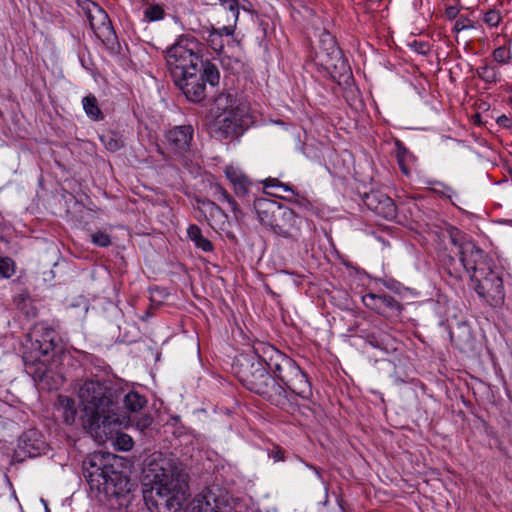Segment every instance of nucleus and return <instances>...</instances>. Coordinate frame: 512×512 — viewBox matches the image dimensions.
<instances>
[{
	"label": "nucleus",
	"mask_w": 512,
	"mask_h": 512,
	"mask_svg": "<svg viewBox=\"0 0 512 512\" xmlns=\"http://www.w3.org/2000/svg\"><path fill=\"white\" fill-rule=\"evenodd\" d=\"M188 475L170 458L153 454L143 468V500L150 512H176L186 499Z\"/></svg>",
	"instance_id": "f257e3e1"
},
{
	"label": "nucleus",
	"mask_w": 512,
	"mask_h": 512,
	"mask_svg": "<svg viewBox=\"0 0 512 512\" xmlns=\"http://www.w3.org/2000/svg\"><path fill=\"white\" fill-rule=\"evenodd\" d=\"M119 396L106 382L85 380L78 390L83 427L96 435L112 433L113 427L123 423L118 413Z\"/></svg>",
	"instance_id": "f03ea898"
},
{
	"label": "nucleus",
	"mask_w": 512,
	"mask_h": 512,
	"mask_svg": "<svg viewBox=\"0 0 512 512\" xmlns=\"http://www.w3.org/2000/svg\"><path fill=\"white\" fill-rule=\"evenodd\" d=\"M261 355H241L238 359L237 374L241 383L251 392L267 399L271 404L284 408L288 393L268 372Z\"/></svg>",
	"instance_id": "7ed1b4c3"
},
{
	"label": "nucleus",
	"mask_w": 512,
	"mask_h": 512,
	"mask_svg": "<svg viewBox=\"0 0 512 512\" xmlns=\"http://www.w3.org/2000/svg\"><path fill=\"white\" fill-rule=\"evenodd\" d=\"M200 52L201 45L196 39L187 35L180 36L166 51V63L172 79L201 71L205 61Z\"/></svg>",
	"instance_id": "20e7f679"
},
{
	"label": "nucleus",
	"mask_w": 512,
	"mask_h": 512,
	"mask_svg": "<svg viewBox=\"0 0 512 512\" xmlns=\"http://www.w3.org/2000/svg\"><path fill=\"white\" fill-rule=\"evenodd\" d=\"M453 248L451 252L459 256L456 260L452 255L443 258L447 272L455 277L461 278L462 272L474 274L481 266H489L486 261L485 252L470 240L459 242L455 236L451 237Z\"/></svg>",
	"instance_id": "39448f33"
},
{
	"label": "nucleus",
	"mask_w": 512,
	"mask_h": 512,
	"mask_svg": "<svg viewBox=\"0 0 512 512\" xmlns=\"http://www.w3.org/2000/svg\"><path fill=\"white\" fill-rule=\"evenodd\" d=\"M246 505L218 485H212L191 502L189 512H246Z\"/></svg>",
	"instance_id": "423d86ee"
},
{
	"label": "nucleus",
	"mask_w": 512,
	"mask_h": 512,
	"mask_svg": "<svg viewBox=\"0 0 512 512\" xmlns=\"http://www.w3.org/2000/svg\"><path fill=\"white\" fill-rule=\"evenodd\" d=\"M219 80L220 72L217 65L206 60L201 71L188 73L173 81L189 101L198 103L206 97V83L215 86Z\"/></svg>",
	"instance_id": "0eeeda50"
},
{
	"label": "nucleus",
	"mask_w": 512,
	"mask_h": 512,
	"mask_svg": "<svg viewBox=\"0 0 512 512\" xmlns=\"http://www.w3.org/2000/svg\"><path fill=\"white\" fill-rule=\"evenodd\" d=\"M473 289L477 295L492 307L501 306L505 300V289L500 274L490 268L481 266L470 275Z\"/></svg>",
	"instance_id": "6e6552de"
},
{
	"label": "nucleus",
	"mask_w": 512,
	"mask_h": 512,
	"mask_svg": "<svg viewBox=\"0 0 512 512\" xmlns=\"http://www.w3.org/2000/svg\"><path fill=\"white\" fill-rule=\"evenodd\" d=\"M253 352L262 356V360L265 361L268 369L274 375L272 377L279 380L283 387L291 381L300 369L293 359L270 344L259 342L253 346Z\"/></svg>",
	"instance_id": "1a4fd4ad"
},
{
	"label": "nucleus",
	"mask_w": 512,
	"mask_h": 512,
	"mask_svg": "<svg viewBox=\"0 0 512 512\" xmlns=\"http://www.w3.org/2000/svg\"><path fill=\"white\" fill-rule=\"evenodd\" d=\"M319 44L317 57L320 59L321 64L330 70L331 73L349 78L350 68L347 61L343 58L334 37L325 31L320 36Z\"/></svg>",
	"instance_id": "9d476101"
},
{
	"label": "nucleus",
	"mask_w": 512,
	"mask_h": 512,
	"mask_svg": "<svg viewBox=\"0 0 512 512\" xmlns=\"http://www.w3.org/2000/svg\"><path fill=\"white\" fill-rule=\"evenodd\" d=\"M115 457L110 453L96 452L88 456L83 462V474L91 489L101 486L102 481L114 470L111 463Z\"/></svg>",
	"instance_id": "9b49d317"
},
{
	"label": "nucleus",
	"mask_w": 512,
	"mask_h": 512,
	"mask_svg": "<svg viewBox=\"0 0 512 512\" xmlns=\"http://www.w3.org/2000/svg\"><path fill=\"white\" fill-rule=\"evenodd\" d=\"M82 9L96 36L103 41H110L114 36V30L107 13L96 3L85 1Z\"/></svg>",
	"instance_id": "f8f14e48"
},
{
	"label": "nucleus",
	"mask_w": 512,
	"mask_h": 512,
	"mask_svg": "<svg viewBox=\"0 0 512 512\" xmlns=\"http://www.w3.org/2000/svg\"><path fill=\"white\" fill-rule=\"evenodd\" d=\"M46 449V443L37 429H28L23 432L19 439L15 456L19 460H24L26 457L33 458L41 455Z\"/></svg>",
	"instance_id": "ddd939ff"
},
{
	"label": "nucleus",
	"mask_w": 512,
	"mask_h": 512,
	"mask_svg": "<svg viewBox=\"0 0 512 512\" xmlns=\"http://www.w3.org/2000/svg\"><path fill=\"white\" fill-rule=\"evenodd\" d=\"M193 133L191 125L175 126L167 131L165 139L171 152L179 156L185 155L190 150Z\"/></svg>",
	"instance_id": "4468645a"
},
{
	"label": "nucleus",
	"mask_w": 512,
	"mask_h": 512,
	"mask_svg": "<svg viewBox=\"0 0 512 512\" xmlns=\"http://www.w3.org/2000/svg\"><path fill=\"white\" fill-rule=\"evenodd\" d=\"M363 201L368 209L384 219L392 220L397 216V208L393 200L380 191L366 193Z\"/></svg>",
	"instance_id": "2eb2a0df"
},
{
	"label": "nucleus",
	"mask_w": 512,
	"mask_h": 512,
	"mask_svg": "<svg viewBox=\"0 0 512 512\" xmlns=\"http://www.w3.org/2000/svg\"><path fill=\"white\" fill-rule=\"evenodd\" d=\"M298 216L289 208L280 206L271 230L284 238L296 240L298 231Z\"/></svg>",
	"instance_id": "dca6fc26"
},
{
	"label": "nucleus",
	"mask_w": 512,
	"mask_h": 512,
	"mask_svg": "<svg viewBox=\"0 0 512 512\" xmlns=\"http://www.w3.org/2000/svg\"><path fill=\"white\" fill-rule=\"evenodd\" d=\"M218 122L226 135L238 134L247 125V109L241 104L232 107L219 115Z\"/></svg>",
	"instance_id": "f3484780"
},
{
	"label": "nucleus",
	"mask_w": 512,
	"mask_h": 512,
	"mask_svg": "<svg viewBox=\"0 0 512 512\" xmlns=\"http://www.w3.org/2000/svg\"><path fill=\"white\" fill-rule=\"evenodd\" d=\"M97 491L104 493L107 497L124 500L129 496L130 483L127 477L114 469L111 474L102 481Z\"/></svg>",
	"instance_id": "a211bd4d"
},
{
	"label": "nucleus",
	"mask_w": 512,
	"mask_h": 512,
	"mask_svg": "<svg viewBox=\"0 0 512 512\" xmlns=\"http://www.w3.org/2000/svg\"><path fill=\"white\" fill-rule=\"evenodd\" d=\"M264 189L267 194L282 198L291 202L302 203L305 200L288 184L280 182L277 178H268L263 181Z\"/></svg>",
	"instance_id": "6ab92c4d"
},
{
	"label": "nucleus",
	"mask_w": 512,
	"mask_h": 512,
	"mask_svg": "<svg viewBox=\"0 0 512 512\" xmlns=\"http://www.w3.org/2000/svg\"><path fill=\"white\" fill-rule=\"evenodd\" d=\"M280 206L279 203L265 198L257 199L254 202V208L260 223L270 229Z\"/></svg>",
	"instance_id": "aec40b11"
},
{
	"label": "nucleus",
	"mask_w": 512,
	"mask_h": 512,
	"mask_svg": "<svg viewBox=\"0 0 512 512\" xmlns=\"http://www.w3.org/2000/svg\"><path fill=\"white\" fill-rule=\"evenodd\" d=\"M284 389L288 393V399L290 400V395L295 394L302 398H308L311 396V385L308 381L306 374L299 369L297 374L287 383Z\"/></svg>",
	"instance_id": "412c9836"
},
{
	"label": "nucleus",
	"mask_w": 512,
	"mask_h": 512,
	"mask_svg": "<svg viewBox=\"0 0 512 512\" xmlns=\"http://www.w3.org/2000/svg\"><path fill=\"white\" fill-rule=\"evenodd\" d=\"M225 175L233 185L235 193L238 196H244L248 193L251 181L240 169L227 166L225 168Z\"/></svg>",
	"instance_id": "4be33fe9"
},
{
	"label": "nucleus",
	"mask_w": 512,
	"mask_h": 512,
	"mask_svg": "<svg viewBox=\"0 0 512 512\" xmlns=\"http://www.w3.org/2000/svg\"><path fill=\"white\" fill-rule=\"evenodd\" d=\"M450 338L454 345L460 350H468L473 345V335L470 327L466 323L458 324L450 331Z\"/></svg>",
	"instance_id": "5701e85b"
},
{
	"label": "nucleus",
	"mask_w": 512,
	"mask_h": 512,
	"mask_svg": "<svg viewBox=\"0 0 512 512\" xmlns=\"http://www.w3.org/2000/svg\"><path fill=\"white\" fill-rule=\"evenodd\" d=\"M222 7L230 13V16L227 17V24L222 26V32L226 36H230L234 33L240 9L245 11H248V9L238 0H227Z\"/></svg>",
	"instance_id": "b1692460"
},
{
	"label": "nucleus",
	"mask_w": 512,
	"mask_h": 512,
	"mask_svg": "<svg viewBox=\"0 0 512 512\" xmlns=\"http://www.w3.org/2000/svg\"><path fill=\"white\" fill-rule=\"evenodd\" d=\"M42 331L41 339H36L39 343V348L43 354H48L50 350H53L58 342V336L53 328L48 327L44 324L37 325L34 333L37 334Z\"/></svg>",
	"instance_id": "393cba45"
},
{
	"label": "nucleus",
	"mask_w": 512,
	"mask_h": 512,
	"mask_svg": "<svg viewBox=\"0 0 512 512\" xmlns=\"http://www.w3.org/2000/svg\"><path fill=\"white\" fill-rule=\"evenodd\" d=\"M58 410L62 413V417L66 424L71 425L75 422L77 410L73 399L68 396H59Z\"/></svg>",
	"instance_id": "a878e982"
},
{
	"label": "nucleus",
	"mask_w": 512,
	"mask_h": 512,
	"mask_svg": "<svg viewBox=\"0 0 512 512\" xmlns=\"http://www.w3.org/2000/svg\"><path fill=\"white\" fill-rule=\"evenodd\" d=\"M14 303L19 311L28 318L37 316V309L28 293H20L14 297Z\"/></svg>",
	"instance_id": "bb28decb"
},
{
	"label": "nucleus",
	"mask_w": 512,
	"mask_h": 512,
	"mask_svg": "<svg viewBox=\"0 0 512 512\" xmlns=\"http://www.w3.org/2000/svg\"><path fill=\"white\" fill-rule=\"evenodd\" d=\"M124 407L128 412H138L144 408L147 401L146 398L138 392H129L123 397Z\"/></svg>",
	"instance_id": "cd10ccee"
},
{
	"label": "nucleus",
	"mask_w": 512,
	"mask_h": 512,
	"mask_svg": "<svg viewBox=\"0 0 512 512\" xmlns=\"http://www.w3.org/2000/svg\"><path fill=\"white\" fill-rule=\"evenodd\" d=\"M82 105L86 115L89 118H91L92 120L103 119V114L98 106L97 98L94 95L89 94L85 96L82 99Z\"/></svg>",
	"instance_id": "c85d7f7f"
},
{
	"label": "nucleus",
	"mask_w": 512,
	"mask_h": 512,
	"mask_svg": "<svg viewBox=\"0 0 512 512\" xmlns=\"http://www.w3.org/2000/svg\"><path fill=\"white\" fill-rule=\"evenodd\" d=\"M236 99L230 93H221L215 98V106L218 111H228L230 108L238 106Z\"/></svg>",
	"instance_id": "c756f323"
},
{
	"label": "nucleus",
	"mask_w": 512,
	"mask_h": 512,
	"mask_svg": "<svg viewBox=\"0 0 512 512\" xmlns=\"http://www.w3.org/2000/svg\"><path fill=\"white\" fill-rule=\"evenodd\" d=\"M213 196L216 197L218 201H225L229 204L232 211L234 213L240 212L238 209V205L236 201L230 196V194L220 185L213 186Z\"/></svg>",
	"instance_id": "7c9ffc66"
},
{
	"label": "nucleus",
	"mask_w": 512,
	"mask_h": 512,
	"mask_svg": "<svg viewBox=\"0 0 512 512\" xmlns=\"http://www.w3.org/2000/svg\"><path fill=\"white\" fill-rule=\"evenodd\" d=\"M164 15V8L159 4H149L144 10V19L148 22L159 21Z\"/></svg>",
	"instance_id": "2f4dec72"
},
{
	"label": "nucleus",
	"mask_w": 512,
	"mask_h": 512,
	"mask_svg": "<svg viewBox=\"0 0 512 512\" xmlns=\"http://www.w3.org/2000/svg\"><path fill=\"white\" fill-rule=\"evenodd\" d=\"M100 140L106 149L111 152H115L123 146L121 138L110 132L101 135Z\"/></svg>",
	"instance_id": "473e14b6"
},
{
	"label": "nucleus",
	"mask_w": 512,
	"mask_h": 512,
	"mask_svg": "<svg viewBox=\"0 0 512 512\" xmlns=\"http://www.w3.org/2000/svg\"><path fill=\"white\" fill-rule=\"evenodd\" d=\"M200 205V210L206 216L209 214L210 217H216L218 214H223L221 208L216 205L213 201L208 199L197 200Z\"/></svg>",
	"instance_id": "72a5a7b5"
},
{
	"label": "nucleus",
	"mask_w": 512,
	"mask_h": 512,
	"mask_svg": "<svg viewBox=\"0 0 512 512\" xmlns=\"http://www.w3.org/2000/svg\"><path fill=\"white\" fill-rule=\"evenodd\" d=\"M15 273V263L9 257L0 256V278H10Z\"/></svg>",
	"instance_id": "f704fd0d"
},
{
	"label": "nucleus",
	"mask_w": 512,
	"mask_h": 512,
	"mask_svg": "<svg viewBox=\"0 0 512 512\" xmlns=\"http://www.w3.org/2000/svg\"><path fill=\"white\" fill-rule=\"evenodd\" d=\"M223 35H225V33L222 32V27L217 29L213 28V30L209 33L208 42L214 50H221L223 48L221 41V37Z\"/></svg>",
	"instance_id": "c9c22d12"
},
{
	"label": "nucleus",
	"mask_w": 512,
	"mask_h": 512,
	"mask_svg": "<svg viewBox=\"0 0 512 512\" xmlns=\"http://www.w3.org/2000/svg\"><path fill=\"white\" fill-rule=\"evenodd\" d=\"M477 74L478 76L488 82V83H492V82H495L497 80V71L495 68L493 67H490L488 65H485V66H482V67H479L478 70H477Z\"/></svg>",
	"instance_id": "e433bc0d"
},
{
	"label": "nucleus",
	"mask_w": 512,
	"mask_h": 512,
	"mask_svg": "<svg viewBox=\"0 0 512 512\" xmlns=\"http://www.w3.org/2000/svg\"><path fill=\"white\" fill-rule=\"evenodd\" d=\"M91 241L99 247H107L111 244L110 236L103 231H96L91 234Z\"/></svg>",
	"instance_id": "4c0bfd02"
},
{
	"label": "nucleus",
	"mask_w": 512,
	"mask_h": 512,
	"mask_svg": "<svg viewBox=\"0 0 512 512\" xmlns=\"http://www.w3.org/2000/svg\"><path fill=\"white\" fill-rule=\"evenodd\" d=\"M493 58L496 62L506 64L511 59L510 51L506 47H498L493 52Z\"/></svg>",
	"instance_id": "58836bf2"
},
{
	"label": "nucleus",
	"mask_w": 512,
	"mask_h": 512,
	"mask_svg": "<svg viewBox=\"0 0 512 512\" xmlns=\"http://www.w3.org/2000/svg\"><path fill=\"white\" fill-rule=\"evenodd\" d=\"M116 444L119 449L129 451L133 447V439L127 434H119L116 438Z\"/></svg>",
	"instance_id": "ea45409f"
},
{
	"label": "nucleus",
	"mask_w": 512,
	"mask_h": 512,
	"mask_svg": "<svg viewBox=\"0 0 512 512\" xmlns=\"http://www.w3.org/2000/svg\"><path fill=\"white\" fill-rule=\"evenodd\" d=\"M501 16L496 11H489L484 16V22L491 27L497 26L500 23Z\"/></svg>",
	"instance_id": "a19ab883"
},
{
	"label": "nucleus",
	"mask_w": 512,
	"mask_h": 512,
	"mask_svg": "<svg viewBox=\"0 0 512 512\" xmlns=\"http://www.w3.org/2000/svg\"><path fill=\"white\" fill-rule=\"evenodd\" d=\"M153 422V419L151 416L149 415H144L142 416L141 418H139L136 422H135V426L138 430H140L141 432H143L144 430H146Z\"/></svg>",
	"instance_id": "79ce46f5"
},
{
	"label": "nucleus",
	"mask_w": 512,
	"mask_h": 512,
	"mask_svg": "<svg viewBox=\"0 0 512 512\" xmlns=\"http://www.w3.org/2000/svg\"><path fill=\"white\" fill-rule=\"evenodd\" d=\"M194 244L204 252H210L213 250V244L204 236L200 237L196 242H194Z\"/></svg>",
	"instance_id": "37998d69"
},
{
	"label": "nucleus",
	"mask_w": 512,
	"mask_h": 512,
	"mask_svg": "<svg viewBox=\"0 0 512 512\" xmlns=\"http://www.w3.org/2000/svg\"><path fill=\"white\" fill-rule=\"evenodd\" d=\"M188 237L191 241L196 242L200 237H202L201 229L197 225H190L187 230Z\"/></svg>",
	"instance_id": "c03bdc74"
},
{
	"label": "nucleus",
	"mask_w": 512,
	"mask_h": 512,
	"mask_svg": "<svg viewBox=\"0 0 512 512\" xmlns=\"http://www.w3.org/2000/svg\"><path fill=\"white\" fill-rule=\"evenodd\" d=\"M472 26L473 25L469 19L460 18V19L456 20L455 25H454V30L456 32H460L462 30L471 28Z\"/></svg>",
	"instance_id": "a18cd8bd"
},
{
	"label": "nucleus",
	"mask_w": 512,
	"mask_h": 512,
	"mask_svg": "<svg viewBox=\"0 0 512 512\" xmlns=\"http://www.w3.org/2000/svg\"><path fill=\"white\" fill-rule=\"evenodd\" d=\"M383 304L390 308H398L400 306L399 302L392 296H383L378 297Z\"/></svg>",
	"instance_id": "49530a36"
},
{
	"label": "nucleus",
	"mask_w": 512,
	"mask_h": 512,
	"mask_svg": "<svg viewBox=\"0 0 512 512\" xmlns=\"http://www.w3.org/2000/svg\"><path fill=\"white\" fill-rule=\"evenodd\" d=\"M458 14V9L454 6H450L446 9V15L448 18H455Z\"/></svg>",
	"instance_id": "de8ad7c7"
},
{
	"label": "nucleus",
	"mask_w": 512,
	"mask_h": 512,
	"mask_svg": "<svg viewBox=\"0 0 512 512\" xmlns=\"http://www.w3.org/2000/svg\"><path fill=\"white\" fill-rule=\"evenodd\" d=\"M272 457L275 461H281L284 459V452L281 449H277L273 451Z\"/></svg>",
	"instance_id": "09e8293b"
},
{
	"label": "nucleus",
	"mask_w": 512,
	"mask_h": 512,
	"mask_svg": "<svg viewBox=\"0 0 512 512\" xmlns=\"http://www.w3.org/2000/svg\"><path fill=\"white\" fill-rule=\"evenodd\" d=\"M227 0H204V2L206 4H209V5H215L217 3H219L221 6L224 4V2H226Z\"/></svg>",
	"instance_id": "8fccbe9b"
},
{
	"label": "nucleus",
	"mask_w": 512,
	"mask_h": 512,
	"mask_svg": "<svg viewBox=\"0 0 512 512\" xmlns=\"http://www.w3.org/2000/svg\"><path fill=\"white\" fill-rule=\"evenodd\" d=\"M435 184H436V185H438V186H441L442 188H444V189H445V190H447V191H450V190H451L449 187L445 186L444 184H442V183H440V182H435Z\"/></svg>",
	"instance_id": "3c124183"
},
{
	"label": "nucleus",
	"mask_w": 512,
	"mask_h": 512,
	"mask_svg": "<svg viewBox=\"0 0 512 512\" xmlns=\"http://www.w3.org/2000/svg\"><path fill=\"white\" fill-rule=\"evenodd\" d=\"M420 46H421V47H420L419 52H420V53L425 54V53H426V50H425L424 48H426V45L421 43V44H420Z\"/></svg>",
	"instance_id": "603ef678"
},
{
	"label": "nucleus",
	"mask_w": 512,
	"mask_h": 512,
	"mask_svg": "<svg viewBox=\"0 0 512 512\" xmlns=\"http://www.w3.org/2000/svg\"><path fill=\"white\" fill-rule=\"evenodd\" d=\"M433 191H434V192H437V193H441V194H443V193H444L443 191L438 190V189H436V188H433Z\"/></svg>",
	"instance_id": "864d4df0"
},
{
	"label": "nucleus",
	"mask_w": 512,
	"mask_h": 512,
	"mask_svg": "<svg viewBox=\"0 0 512 512\" xmlns=\"http://www.w3.org/2000/svg\"><path fill=\"white\" fill-rule=\"evenodd\" d=\"M370 298H376V296L374 294H369L368 295Z\"/></svg>",
	"instance_id": "5fc2aeb1"
}]
</instances>
